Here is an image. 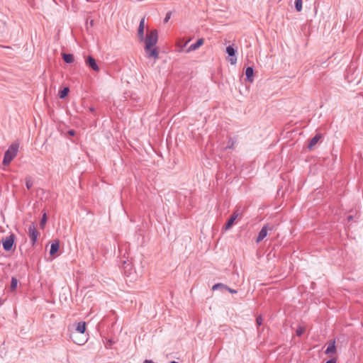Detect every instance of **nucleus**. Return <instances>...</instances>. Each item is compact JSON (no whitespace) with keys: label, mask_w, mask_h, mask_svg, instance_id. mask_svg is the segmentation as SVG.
<instances>
[{"label":"nucleus","mask_w":363,"mask_h":363,"mask_svg":"<svg viewBox=\"0 0 363 363\" xmlns=\"http://www.w3.org/2000/svg\"><path fill=\"white\" fill-rule=\"evenodd\" d=\"M158 41V32L156 29L150 30L145 37L143 43H145V51L149 58L157 60L159 57V50L156 44Z\"/></svg>","instance_id":"obj_1"},{"label":"nucleus","mask_w":363,"mask_h":363,"mask_svg":"<svg viewBox=\"0 0 363 363\" xmlns=\"http://www.w3.org/2000/svg\"><path fill=\"white\" fill-rule=\"evenodd\" d=\"M19 145L18 143H12L8 150L5 152L2 164L4 166L9 165L13 158L16 156L18 151Z\"/></svg>","instance_id":"obj_2"},{"label":"nucleus","mask_w":363,"mask_h":363,"mask_svg":"<svg viewBox=\"0 0 363 363\" xmlns=\"http://www.w3.org/2000/svg\"><path fill=\"white\" fill-rule=\"evenodd\" d=\"M16 235L11 233L9 236L3 238L1 242L2 243L3 248L5 251L9 252L15 246Z\"/></svg>","instance_id":"obj_3"},{"label":"nucleus","mask_w":363,"mask_h":363,"mask_svg":"<svg viewBox=\"0 0 363 363\" xmlns=\"http://www.w3.org/2000/svg\"><path fill=\"white\" fill-rule=\"evenodd\" d=\"M28 234L30 239V243L32 246H34L37 242L38 232L36 229L35 225L32 223L28 227Z\"/></svg>","instance_id":"obj_4"},{"label":"nucleus","mask_w":363,"mask_h":363,"mask_svg":"<svg viewBox=\"0 0 363 363\" xmlns=\"http://www.w3.org/2000/svg\"><path fill=\"white\" fill-rule=\"evenodd\" d=\"M85 63L86 65L91 68L95 72H99L100 68L99 65H97L96 60L91 56L88 55L85 58Z\"/></svg>","instance_id":"obj_5"},{"label":"nucleus","mask_w":363,"mask_h":363,"mask_svg":"<svg viewBox=\"0 0 363 363\" xmlns=\"http://www.w3.org/2000/svg\"><path fill=\"white\" fill-rule=\"evenodd\" d=\"M226 52L229 57V62L231 65H235L237 62L236 50L233 45H229L226 48Z\"/></svg>","instance_id":"obj_6"},{"label":"nucleus","mask_w":363,"mask_h":363,"mask_svg":"<svg viewBox=\"0 0 363 363\" xmlns=\"http://www.w3.org/2000/svg\"><path fill=\"white\" fill-rule=\"evenodd\" d=\"M239 216L238 210L235 211L233 214L230 216L226 223L223 227L225 230H229L234 224L235 220Z\"/></svg>","instance_id":"obj_7"},{"label":"nucleus","mask_w":363,"mask_h":363,"mask_svg":"<svg viewBox=\"0 0 363 363\" xmlns=\"http://www.w3.org/2000/svg\"><path fill=\"white\" fill-rule=\"evenodd\" d=\"M204 43V40L203 38H199L195 43L191 44L188 49L186 50V52H189L194 50H196L199 47H201Z\"/></svg>","instance_id":"obj_8"},{"label":"nucleus","mask_w":363,"mask_h":363,"mask_svg":"<svg viewBox=\"0 0 363 363\" xmlns=\"http://www.w3.org/2000/svg\"><path fill=\"white\" fill-rule=\"evenodd\" d=\"M336 352H337V350H336V347H335V340H330L328 342V345L326 350L325 351V354H335V353H336Z\"/></svg>","instance_id":"obj_9"},{"label":"nucleus","mask_w":363,"mask_h":363,"mask_svg":"<svg viewBox=\"0 0 363 363\" xmlns=\"http://www.w3.org/2000/svg\"><path fill=\"white\" fill-rule=\"evenodd\" d=\"M246 81L252 83L254 81V69L252 67H247L245 69Z\"/></svg>","instance_id":"obj_10"},{"label":"nucleus","mask_w":363,"mask_h":363,"mask_svg":"<svg viewBox=\"0 0 363 363\" xmlns=\"http://www.w3.org/2000/svg\"><path fill=\"white\" fill-rule=\"evenodd\" d=\"M60 248V241L58 240H54L51 243L50 249V255H55L59 250Z\"/></svg>","instance_id":"obj_11"},{"label":"nucleus","mask_w":363,"mask_h":363,"mask_svg":"<svg viewBox=\"0 0 363 363\" xmlns=\"http://www.w3.org/2000/svg\"><path fill=\"white\" fill-rule=\"evenodd\" d=\"M267 235V228L266 225L263 226L259 232L258 236L256 239V242L259 243L261 242Z\"/></svg>","instance_id":"obj_12"},{"label":"nucleus","mask_w":363,"mask_h":363,"mask_svg":"<svg viewBox=\"0 0 363 363\" xmlns=\"http://www.w3.org/2000/svg\"><path fill=\"white\" fill-rule=\"evenodd\" d=\"M321 138L320 134H316L314 137H313L308 145V148L309 150H311L319 141V140Z\"/></svg>","instance_id":"obj_13"},{"label":"nucleus","mask_w":363,"mask_h":363,"mask_svg":"<svg viewBox=\"0 0 363 363\" xmlns=\"http://www.w3.org/2000/svg\"><path fill=\"white\" fill-rule=\"evenodd\" d=\"M62 59L68 64H71L74 61V55L71 53H62Z\"/></svg>","instance_id":"obj_14"},{"label":"nucleus","mask_w":363,"mask_h":363,"mask_svg":"<svg viewBox=\"0 0 363 363\" xmlns=\"http://www.w3.org/2000/svg\"><path fill=\"white\" fill-rule=\"evenodd\" d=\"M76 330L79 333L84 334L86 330V323L85 322L78 323Z\"/></svg>","instance_id":"obj_15"},{"label":"nucleus","mask_w":363,"mask_h":363,"mask_svg":"<svg viewBox=\"0 0 363 363\" xmlns=\"http://www.w3.org/2000/svg\"><path fill=\"white\" fill-rule=\"evenodd\" d=\"M144 30H145L144 28L138 27V28L137 36H138V41L140 43H143V40H145Z\"/></svg>","instance_id":"obj_16"},{"label":"nucleus","mask_w":363,"mask_h":363,"mask_svg":"<svg viewBox=\"0 0 363 363\" xmlns=\"http://www.w3.org/2000/svg\"><path fill=\"white\" fill-rule=\"evenodd\" d=\"M69 91V87H67V86L64 87L62 90H60L59 91V94H58L59 97L60 99H65L68 95Z\"/></svg>","instance_id":"obj_17"},{"label":"nucleus","mask_w":363,"mask_h":363,"mask_svg":"<svg viewBox=\"0 0 363 363\" xmlns=\"http://www.w3.org/2000/svg\"><path fill=\"white\" fill-rule=\"evenodd\" d=\"M227 288V285L223 284V283H217L216 284H214L213 286H212V290L213 291H216V290H225V289Z\"/></svg>","instance_id":"obj_18"},{"label":"nucleus","mask_w":363,"mask_h":363,"mask_svg":"<svg viewBox=\"0 0 363 363\" xmlns=\"http://www.w3.org/2000/svg\"><path fill=\"white\" fill-rule=\"evenodd\" d=\"M18 281L16 277H13L11 278V286H10L11 291H14L16 289L17 286H18Z\"/></svg>","instance_id":"obj_19"},{"label":"nucleus","mask_w":363,"mask_h":363,"mask_svg":"<svg viewBox=\"0 0 363 363\" xmlns=\"http://www.w3.org/2000/svg\"><path fill=\"white\" fill-rule=\"evenodd\" d=\"M33 185V180H32V178L30 176H27L26 177V188L29 190L32 188Z\"/></svg>","instance_id":"obj_20"},{"label":"nucleus","mask_w":363,"mask_h":363,"mask_svg":"<svg viewBox=\"0 0 363 363\" xmlns=\"http://www.w3.org/2000/svg\"><path fill=\"white\" fill-rule=\"evenodd\" d=\"M295 8L298 12L302 10V0H295Z\"/></svg>","instance_id":"obj_21"},{"label":"nucleus","mask_w":363,"mask_h":363,"mask_svg":"<svg viewBox=\"0 0 363 363\" xmlns=\"http://www.w3.org/2000/svg\"><path fill=\"white\" fill-rule=\"evenodd\" d=\"M47 221V215L46 213H43V217L40 221V226L41 228H43Z\"/></svg>","instance_id":"obj_22"},{"label":"nucleus","mask_w":363,"mask_h":363,"mask_svg":"<svg viewBox=\"0 0 363 363\" xmlns=\"http://www.w3.org/2000/svg\"><path fill=\"white\" fill-rule=\"evenodd\" d=\"M304 332L305 328L303 327L299 326L296 330V334L297 336L300 337L304 333Z\"/></svg>","instance_id":"obj_23"},{"label":"nucleus","mask_w":363,"mask_h":363,"mask_svg":"<svg viewBox=\"0 0 363 363\" xmlns=\"http://www.w3.org/2000/svg\"><path fill=\"white\" fill-rule=\"evenodd\" d=\"M262 323H263L262 318L261 316L257 317V318H256V323H257V325L259 326V325H261L262 324Z\"/></svg>","instance_id":"obj_24"},{"label":"nucleus","mask_w":363,"mask_h":363,"mask_svg":"<svg viewBox=\"0 0 363 363\" xmlns=\"http://www.w3.org/2000/svg\"><path fill=\"white\" fill-rule=\"evenodd\" d=\"M139 28H144L145 27V17H143L140 21V23H139Z\"/></svg>","instance_id":"obj_25"},{"label":"nucleus","mask_w":363,"mask_h":363,"mask_svg":"<svg viewBox=\"0 0 363 363\" xmlns=\"http://www.w3.org/2000/svg\"><path fill=\"white\" fill-rule=\"evenodd\" d=\"M226 291L230 292V294H237L238 291L235 289H231L229 286H227V288L225 289Z\"/></svg>","instance_id":"obj_26"},{"label":"nucleus","mask_w":363,"mask_h":363,"mask_svg":"<svg viewBox=\"0 0 363 363\" xmlns=\"http://www.w3.org/2000/svg\"><path fill=\"white\" fill-rule=\"evenodd\" d=\"M171 17V12H168L167 13L166 16H165V18L164 19V23H167L168 22L169 19Z\"/></svg>","instance_id":"obj_27"},{"label":"nucleus","mask_w":363,"mask_h":363,"mask_svg":"<svg viewBox=\"0 0 363 363\" xmlns=\"http://www.w3.org/2000/svg\"><path fill=\"white\" fill-rule=\"evenodd\" d=\"M75 133H76L75 130H72H72H69L67 131V134H68L69 135H70V136H74V135H75Z\"/></svg>","instance_id":"obj_28"},{"label":"nucleus","mask_w":363,"mask_h":363,"mask_svg":"<svg viewBox=\"0 0 363 363\" xmlns=\"http://www.w3.org/2000/svg\"><path fill=\"white\" fill-rule=\"evenodd\" d=\"M337 360L336 358H332L329 360H328L325 363H336Z\"/></svg>","instance_id":"obj_29"},{"label":"nucleus","mask_w":363,"mask_h":363,"mask_svg":"<svg viewBox=\"0 0 363 363\" xmlns=\"http://www.w3.org/2000/svg\"><path fill=\"white\" fill-rule=\"evenodd\" d=\"M353 218H354L353 216L350 215V216H348L347 217V220L348 222H351L352 220H353Z\"/></svg>","instance_id":"obj_30"},{"label":"nucleus","mask_w":363,"mask_h":363,"mask_svg":"<svg viewBox=\"0 0 363 363\" xmlns=\"http://www.w3.org/2000/svg\"><path fill=\"white\" fill-rule=\"evenodd\" d=\"M143 363H155L152 360L145 359Z\"/></svg>","instance_id":"obj_31"},{"label":"nucleus","mask_w":363,"mask_h":363,"mask_svg":"<svg viewBox=\"0 0 363 363\" xmlns=\"http://www.w3.org/2000/svg\"><path fill=\"white\" fill-rule=\"evenodd\" d=\"M188 42H185L184 43H182V45H180L181 46V49H182L183 48H184L186 44H187Z\"/></svg>","instance_id":"obj_32"},{"label":"nucleus","mask_w":363,"mask_h":363,"mask_svg":"<svg viewBox=\"0 0 363 363\" xmlns=\"http://www.w3.org/2000/svg\"><path fill=\"white\" fill-rule=\"evenodd\" d=\"M73 342H74V343L77 344V345H82V342H77V340H74V339H73Z\"/></svg>","instance_id":"obj_33"},{"label":"nucleus","mask_w":363,"mask_h":363,"mask_svg":"<svg viewBox=\"0 0 363 363\" xmlns=\"http://www.w3.org/2000/svg\"><path fill=\"white\" fill-rule=\"evenodd\" d=\"M170 363H178V362L176 361H172V362H170Z\"/></svg>","instance_id":"obj_34"},{"label":"nucleus","mask_w":363,"mask_h":363,"mask_svg":"<svg viewBox=\"0 0 363 363\" xmlns=\"http://www.w3.org/2000/svg\"><path fill=\"white\" fill-rule=\"evenodd\" d=\"M75 335V333L72 334V337Z\"/></svg>","instance_id":"obj_35"}]
</instances>
